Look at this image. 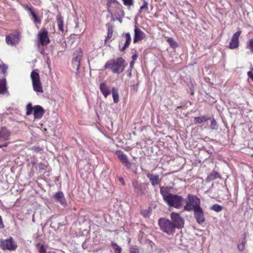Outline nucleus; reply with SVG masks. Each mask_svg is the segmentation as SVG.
<instances>
[{
  "mask_svg": "<svg viewBox=\"0 0 253 253\" xmlns=\"http://www.w3.org/2000/svg\"><path fill=\"white\" fill-rule=\"evenodd\" d=\"M108 29L107 36L105 40L106 42L108 40L110 39L113 36V26L112 24L108 23L106 24Z\"/></svg>",
  "mask_w": 253,
  "mask_h": 253,
  "instance_id": "bb28decb",
  "label": "nucleus"
},
{
  "mask_svg": "<svg viewBox=\"0 0 253 253\" xmlns=\"http://www.w3.org/2000/svg\"><path fill=\"white\" fill-rule=\"evenodd\" d=\"M146 175L153 186H155L160 184V180L159 175H155L148 172Z\"/></svg>",
  "mask_w": 253,
  "mask_h": 253,
  "instance_id": "4be33fe9",
  "label": "nucleus"
},
{
  "mask_svg": "<svg viewBox=\"0 0 253 253\" xmlns=\"http://www.w3.org/2000/svg\"><path fill=\"white\" fill-rule=\"evenodd\" d=\"M44 113V110L42 107L40 105H36L34 107V118L41 119Z\"/></svg>",
  "mask_w": 253,
  "mask_h": 253,
  "instance_id": "412c9836",
  "label": "nucleus"
},
{
  "mask_svg": "<svg viewBox=\"0 0 253 253\" xmlns=\"http://www.w3.org/2000/svg\"><path fill=\"white\" fill-rule=\"evenodd\" d=\"M119 180L123 185H125L124 180L122 177H120Z\"/></svg>",
  "mask_w": 253,
  "mask_h": 253,
  "instance_id": "864d4df0",
  "label": "nucleus"
},
{
  "mask_svg": "<svg viewBox=\"0 0 253 253\" xmlns=\"http://www.w3.org/2000/svg\"><path fill=\"white\" fill-rule=\"evenodd\" d=\"M220 177V175L219 173L216 171L213 170L212 172L208 175L206 178V181L207 182H209Z\"/></svg>",
  "mask_w": 253,
  "mask_h": 253,
  "instance_id": "b1692460",
  "label": "nucleus"
},
{
  "mask_svg": "<svg viewBox=\"0 0 253 253\" xmlns=\"http://www.w3.org/2000/svg\"><path fill=\"white\" fill-rule=\"evenodd\" d=\"M30 77L32 80L33 90L38 93H43V90L42 83L40 81V75L37 71V70H33L31 72Z\"/></svg>",
  "mask_w": 253,
  "mask_h": 253,
  "instance_id": "423d86ee",
  "label": "nucleus"
},
{
  "mask_svg": "<svg viewBox=\"0 0 253 253\" xmlns=\"http://www.w3.org/2000/svg\"><path fill=\"white\" fill-rule=\"evenodd\" d=\"M125 5L130 6L133 5V0H122Z\"/></svg>",
  "mask_w": 253,
  "mask_h": 253,
  "instance_id": "a19ab883",
  "label": "nucleus"
},
{
  "mask_svg": "<svg viewBox=\"0 0 253 253\" xmlns=\"http://www.w3.org/2000/svg\"><path fill=\"white\" fill-rule=\"evenodd\" d=\"M111 246L113 247V248L115 250V253H121L122 252L121 248L117 244L114 242L111 243Z\"/></svg>",
  "mask_w": 253,
  "mask_h": 253,
  "instance_id": "c9c22d12",
  "label": "nucleus"
},
{
  "mask_svg": "<svg viewBox=\"0 0 253 253\" xmlns=\"http://www.w3.org/2000/svg\"><path fill=\"white\" fill-rule=\"evenodd\" d=\"M53 198L56 202L60 204L64 208L67 205V203L65 198L64 195L62 191H58L53 195Z\"/></svg>",
  "mask_w": 253,
  "mask_h": 253,
  "instance_id": "f3484780",
  "label": "nucleus"
},
{
  "mask_svg": "<svg viewBox=\"0 0 253 253\" xmlns=\"http://www.w3.org/2000/svg\"><path fill=\"white\" fill-rule=\"evenodd\" d=\"M160 193L163 196V199L164 200V197L168 195L169 191L167 187H161L160 188Z\"/></svg>",
  "mask_w": 253,
  "mask_h": 253,
  "instance_id": "72a5a7b5",
  "label": "nucleus"
},
{
  "mask_svg": "<svg viewBox=\"0 0 253 253\" xmlns=\"http://www.w3.org/2000/svg\"><path fill=\"white\" fill-rule=\"evenodd\" d=\"M7 68V66L5 64H3L0 65V73L3 74L4 78H5L7 75L6 72Z\"/></svg>",
  "mask_w": 253,
  "mask_h": 253,
  "instance_id": "2f4dec72",
  "label": "nucleus"
},
{
  "mask_svg": "<svg viewBox=\"0 0 253 253\" xmlns=\"http://www.w3.org/2000/svg\"><path fill=\"white\" fill-rule=\"evenodd\" d=\"M167 41L172 48H175L177 46L176 41L172 37H168Z\"/></svg>",
  "mask_w": 253,
  "mask_h": 253,
  "instance_id": "7c9ffc66",
  "label": "nucleus"
},
{
  "mask_svg": "<svg viewBox=\"0 0 253 253\" xmlns=\"http://www.w3.org/2000/svg\"><path fill=\"white\" fill-rule=\"evenodd\" d=\"M247 75L248 76V77L249 78H250L252 81L253 82V74L252 73V71H249L248 73H247Z\"/></svg>",
  "mask_w": 253,
  "mask_h": 253,
  "instance_id": "de8ad7c7",
  "label": "nucleus"
},
{
  "mask_svg": "<svg viewBox=\"0 0 253 253\" xmlns=\"http://www.w3.org/2000/svg\"><path fill=\"white\" fill-rule=\"evenodd\" d=\"M223 209V207L218 204H214L212 206L211 208V210L215 211V212H220Z\"/></svg>",
  "mask_w": 253,
  "mask_h": 253,
  "instance_id": "473e14b6",
  "label": "nucleus"
},
{
  "mask_svg": "<svg viewBox=\"0 0 253 253\" xmlns=\"http://www.w3.org/2000/svg\"><path fill=\"white\" fill-rule=\"evenodd\" d=\"M193 211L197 222L200 225L203 224L206 221V217L202 208L201 207Z\"/></svg>",
  "mask_w": 253,
  "mask_h": 253,
  "instance_id": "ddd939ff",
  "label": "nucleus"
},
{
  "mask_svg": "<svg viewBox=\"0 0 253 253\" xmlns=\"http://www.w3.org/2000/svg\"><path fill=\"white\" fill-rule=\"evenodd\" d=\"M10 131L5 127H2L0 129V143L4 142L9 139ZM8 143L4 142L0 145V148L2 147H6Z\"/></svg>",
  "mask_w": 253,
  "mask_h": 253,
  "instance_id": "9d476101",
  "label": "nucleus"
},
{
  "mask_svg": "<svg viewBox=\"0 0 253 253\" xmlns=\"http://www.w3.org/2000/svg\"><path fill=\"white\" fill-rule=\"evenodd\" d=\"M242 33L241 30L235 32L231 38L229 42V48L231 49H234L238 48L240 44L239 37Z\"/></svg>",
  "mask_w": 253,
  "mask_h": 253,
  "instance_id": "f8f14e48",
  "label": "nucleus"
},
{
  "mask_svg": "<svg viewBox=\"0 0 253 253\" xmlns=\"http://www.w3.org/2000/svg\"><path fill=\"white\" fill-rule=\"evenodd\" d=\"M131 70H130V71L127 74V76L129 77V78H131Z\"/></svg>",
  "mask_w": 253,
  "mask_h": 253,
  "instance_id": "5fc2aeb1",
  "label": "nucleus"
},
{
  "mask_svg": "<svg viewBox=\"0 0 253 253\" xmlns=\"http://www.w3.org/2000/svg\"><path fill=\"white\" fill-rule=\"evenodd\" d=\"M23 7L26 10L28 11L30 13V15L32 16L31 19L35 24H40L41 23V19L34 11L33 7H30L27 4H25Z\"/></svg>",
  "mask_w": 253,
  "mask_h": 253,
  "instance_id": "2eb2a0df",
  "label": "nucleus"
},
{
  "mask_svg": "<svg viewBox=\"0 0 253 253\" xmlns=\"http://www.w3.org/2000/svg\"><path fill=\"white\" fill-rule=\"evenodd\" d=\"M17 247V243L11 237L5 240L0 239V248L3 251H15Z\"/></svg>",
  "mask_w": 253,
  "mask_h": 253,
  "instance_id": "0eeeda50",
  "label": "nucleus"
},
{
  "mask_svg": "<svg viewBox=\"0 0 253 253\" xmlns=\"http://www.w3.org/2000/svg\"><path fill=\"white\" fill-rule=\"evenodd\" d=\"M164 201L169 207L179 209L182 207L184 198L181 196L169 193L168 196L164 197Z\"/></svg>",
  "mask_w": 253,
  "mask_h": 253,
  "instance_id": "7ed1b4c3",
  "label": "nucleus"
},
{
  "mask_svg": "<svg viewBox=\"0 0 253 253\" xmlns=\"http://www.w3.org/2000/svg\"><path fill=\"white\" fill-rule=\"evenodd\" d=\"M134 61H131L130 62V65H129V67H130V70H132V69L134 67Z\"/></svg>",
  "mask_w": 253,
  "mask_h": 253,
  "instance_id": "3c124183",
  "label": "nucleus"
},
{
  "mask_svg": "<svg viewBox=\"0 0 253 253\" xmlns=\"http://www.w3.org/2000/svg\"><path fill=\"white\" fill-rule=\"evenodd\" d=\"M134 43H136L138 41H142L146 38V34L136 25L134 26Z\"/></svg>",
  "mask_w": 253,
  "mask_h": 253,
  "instance_id": "dca6fc26",
  "label": "nucleus"
},
{
  "mask_svg": "<svg viewBox=\"0 0 253 253\" xmlns=\"http://www.w3.org/2000/svg\"><path fill=\"white\" fill-rule=\"evenodd\" d=\"M148 10V3L146 0H144L143 1L142 5L140 7L139 12L140 13L142 11H147Z\"/></svg>",
  "mask_w": 253,
  "mask_h": 253,
  "instance_id": "f704fd0d",
  "label": "nucleus"
},
{
  "mask_svg": "<svg viewBox=\"0 0 253 253\" xmlns=\"http://www.w3.org/2000/svg\"><path fill=\"white\" fill-rule=\"evenodd\" d=\"M245 238H246V235L245 236V237L244 238V241H243L240 244L238 245V246L237 247L238 250L240 252H242L245 250V244L246 243Z\"/></svg>",
  "mask_w": 253,
  "mask_h": 253,
  "instance_id": "58836bf2",
  "label": "nucleus"
},
{
  "mask_svg": "<svg viewBox=\"0 0 253 253\" xmlns=\"http://www.w3.org/2000/svg\"><path fill=\"white\" fill-rule=\"evenodd\" d=\"M121 163L124 165L130 171L136 173L138 164L135 159H121Z\"/></svg>",
  "mask_w": 253,
  "mask_h": 253,
  "instance_id": "9b49d317",
  "label": "nucleus"
},
{
  "mask_svg": "<svg viewBox=\"0 0 253 253\" xmlns=\"http://www.w3.org/2000/svg\"><path fill=\"white\" fill-rule=\"evenodd\" d=\"M4 226L1 216L0 215V229L3 228Z\"/></svg>",
  "mask_w": 253,
  "mask_h": 253,
  "instance_id": "09e8293b",
  "label": "nucleus"
},
{
  "mask_svg": "<svg viewBox=\"0 0 253 253\" xmlns=\"http://www.w3.org/2000/svg\"><path fill=\"white\" fill-rule=\"evenodd\" d=\"M99 88L105 97H107L111 93L110 90L105 82L100 84Z\"/></svg>",
  "mask_w": 253,
  "mask_h": 253,
  "instance_id": "5701e85b",
  "label": "nucleus"
},
{
  "mask_svg": "<svg viewBox=\"0 0 253 253\" xmlns=\"http://www.w3.org/2000/svg\"><path fill=\"white\" fill-rule=\"evenodd\" d=\"M48 32L45 27H42L39 32L37 37L39 43L42 46L46 45L50 42Z\"/></svg>",
  "mask_w": 253,
  "mask_h": 253,
  "instance_id": "6e6552de",
  "label": "nucleus"
},
{
  "mask_svg": "<svg viewBox=\"0 0 253 253\" xmlns=\"http://www.w3.org/2000/svg\"><path fill=\"white\" fill-rule=\"evenodd\" d=\"M211 126L212 129H215L217 126L216 121L214 119H212L211 122Z\"/></svg>",
  "mask_w": 253,
  "mask_h": 253,
  "instance_id": "37998d69",
  "label": "nucleus"
},
{
  "mask_svg": "<svg viewBox=\"0 0 253 253\" xmlns=\"http://www.w3.org/2000/svg\"><path fill=\"white\" fill-rule=\"evenodd\" d=\"M141 214L145 217H148L149 215V212L147 210H144L141 211Z\"/></svg>",
  "mask_w": 253,
  "mask_h": 253,
  "instance_id": "a18cd8bd",
  "label": "nucleus"
},
{
  "mask_svg": "<svg viewBox=\"0 0 253 253\" xmlns=\"http://www.w3.org/2000/svg\"><path fill=\"white\" fill-rule=\"evenodd\" d=\"M210 118L207 116L197 117L194 118V123L195 124H201L209 120Z\"/></svg>",
  "mask_w": 253,
  "mask_h": 253,
  "instance_id": "cd10ccee",
  "label": "nucleus"
},
{
  "mask_svg": "<svg viewBox=\"0 0 253 253\" xmlns=\"http://www.w3.org/2000/svg\"><path fill=\"white\" fill-rule=\"evenodd\" d=\"M194 161L191 160V162H192L193 163H195V164H197V163H200L201 162V161L200 159H193Z\"/></svg>",
  "mask_w": 253,
  "mask_h": 253,
  "instance_id": "8fccbe9b",
  "label": "nucleus"
},
{
  "mask_svg": "<svg viewBox=\"0 0 253 253\" xmlns=\"http://www.w3.org/2000/svg\"><path fill=\"white\" fill-rule=\"evenodd\" d=\"M112 96L114 102L115 103L118 102L119 101L118 91V90L114 87L112 88Z\"/></svg>",
  "mask_w": 253,
  "mask_h": 253,
  "instance_id": "c85d7f7f",
  "label": "nucleus"
},
{
  "mask_svg": "<svg viewBox=\"0 0 253 253\" xmlns=\"http://www.w3.org/2000/svg\"><path fill=\"white\" fill-rule=\"evenodd\" d=\"M132 183L134 191L138 196H141L144 194L145 188L143 183H138L137 181H133Z\"/></svg>",
  "mask_w": 253,
  "mask_h": 253,
  "instance_id": "aec40b11",
  "label": "nucleus"
},
{
  "mask_svg": "<svg viewBox=\"0 0 253 253\" xmlns=\"http://www.w3.org/2000/svg\"><path fill=\"white\" fill-rule=\"evenodd\" d=\"M124 36L126 39L125 42L123 44L122 41H121L119 42V49L121 51L123 52L125 51L126 48L128 47L131 41V38L129 33L125 34Z\"/></svg>",
  "mask_w": 253,
  "mask_h": 253,
  "instance_id": "a211bd4d",
  "label": "nucleus"
},
{
  "mask_svg": "<svg viewBox=\"0 0 253 253\" xmlns=\"http://www.w3.org/2000/svg\"><path fill=\"white\" fill-rule=\"evenodd\" d=\"M114 7L111 6L109 9V12L115 16H120L124 15V10L122 8V6L118 2L114 4Z\"/></svg>",
  "mask_w": 253,
  "mask_h": 253,
  "instance_id": "6ab92c4d",
  "label": "nucleus"
},
{
  "mask_svg": "<svg viewBox=\"0 0 253 253\" xmlns=\"http://www.w3.org/2000/svg\"><path fill=\"white\" fill-rule=\"evenodd\" d=\"M20 35L18 33L10 34L5 38V41L7 44L12 46L15 45L19 42Z\"/></svg>",
  "mask_w": 253,
  "mask_h": 253,
  "instance_id": "4468645a",
  "label": "nucleus"
},
{
  "mask_svg": "<svg viewBox=\"0 0 253 253\" xmlns=\"http://www.w3.org/2000/svg\"><path fill=\"white\" fill-rule=\"evenodd\" d=\"M116 154L117 155L118 158H126V155L121 150L117 151Z\"/></svg>",
  "mask_w": 253,
  "mask_h": 253,
  "instance_id": "79ce46f5",
  "label": "nucleus"
},
{
  "mask_svg": "<svg viewBox=\"0 0 253 253\" xmlns=\"http://www.w3.org/2000/svg\"><path fill=\"white\" fill-rule=\"evenodd\" d=\"M185 202L183 210L186 211H191L201 207L200 199L195 195L188 194Z\"/></svg>",
  "mask_w": 253,
  "mask_h": 253,
  "instance_id": "f03ea898",
  "label": "nucleus"
},
{
  "mask_svg": "<svg viewBox=\"0 0 253 253\" xmlns=\"http://www.w3.org/2000/svg\"><path fill=\"white\" fill-rule=\"evenodd\" d=\"M7 91V88L6 86V79L3 78L2 79H0V94H4Z\"/></svg>",
  "mask_w": 253,
  "mask_h": 253,
  "instance_id": "a878e982",
  "label": "nucleus"
},
{
  "mask_svg": "<svg viewBox=\"0 0 253 253\" xmlns=\"http://www.w3.org/2000/svg\"><path fill=\"white\" fill-rule=\"evenodd\" d=\"M83 53L81 48H77L73 53L72 60V65L76 69V77L77 78L80 77V68L81 66V60L82 58Z\"/></svg>",
  "mask_w": 253,
  "mask_h": 253,
  "instance_id": "39448f33",
  "label": "nucleus"
},
{
  "mask_svg": "<svg viewBox=\"0 0 253 253\" xmlns=\"http://www.w3.org/2000/svg\"><path fill=\"white\" fill-rule=\"evenodd\" d=\"M170 219L175 228L180 229L183 227L184 220L178 213L172 212L170 214Z\"/></svg>",
  "mask_w": 253,
  "mask_h": 253,
  "instance_id": "1a4fd4ad",
  "label": "nucleus"
},
{
  "mask_svg": "<svg viewBox=\"0 0 253 253\" xmlns=\"http://www.w3.org/2000/svg\"><path fill=\"white\" fill-rule=\"evenodd\" d=\"M57 23L59 30L62 33L64 32L63 28V18L60 14H59L57 16Z\"/></svg>",
  "mask_w": 253,
  "mask_h": 253,
  "instance_id": "393cba45",
  "label": "nucleus"
},
{
  "mask_svg": "<svg viewBox=\"0 0 253 253\" xmlns=\"http://www.w3.org/2000/svg\"><path fill=\"white\" fill-rule=\"evenodd\" d=\"M246 47L253 53V38L250 39L247 42Z\"/></svg>",
  "mask_w": 253,
  "mask_h": 253,
  "instance_id": "c756f323",
  "label": "nucleus"
},
{
  "mask_svg": "<svg viewBox=\"0 0 253 253\" xmlns=\"http://www.w3.org/2000/svg\"><path fill=\"white\" fill-rule=\"evenodd\" d=\"M138 56V53L136 52L132 56V61L135 62V61L137 59Z\"/></svg>",
  "mask_w": 253,
  "mask_h": 253,
  "instance_id": "49530a36",
  "label": "nucleus"
},
{
  "mask_svg": "<svg viewBox=\"0 0 253 253\" xmlns=\"http://www.w3.org/2000/svg\"><path fill=\"white\" fill-rule=\"evenodd\" d=\"M37 247H39V253H46L45 247L43 244H37Z\"/></svg>",
  "mask_w": 253,
  "mask_h": 253,
  "instance_id": "4c0bfd02",
  "label": "nucleus"
},
{
  "mask_svg": "<svg viewBox=\"0 0 253 253\" xmlns=\"http://www.w3.org/2000/svg\"><path fill=\"white\" fill-rule=\"evenodd\" d=\"M51 253H65L62 250H58L57 252H52Z\"/></svg>",
  "mask_w": 253,
  "mask_h": 253,
  "instance_id": "603ef678",
  "label": "nucleus"
},
{
  "mask_svg": "<svg viewBox=\"0 0 253 253\" xmlns=\"http://www.w3.org/2000/svg\"><path fill=\"white\" fill-rule=\"evenodd\" d=\"M158 224L162 231L168 235H171L175 232V228L172 221L166 218H161L159 219Z\"/></svg>",
  "mask_w": 253,
  "mask_h": 253,
  "instance_id": "20e7f679",
  "label": "nucleus"
},
{
  "mask_svg": "<svg viewBox=\"0 0 253 253\" xmlns=\"http://www.w3.org/2000/svg\"><path fill=\"white\" fill-rule=\"evenodd\" d=\"M48 164L46 161H44L43 163L41 164V166H40V168L42 169H45L46 167H47Z\"/></svg>",
  "mask_w": 253,
  "mask_h": 253,
  "instance_id": "c03bdc74",
  "label": "nucleus"
},
{
  "mask_svg": "<svg viewBox=\"0 0 253 253\" xmlns=\"http://www.w3.org/2000/svg\"><path fill=\"white\" fill-rule=\"evenodd\" d=\"M33 111H34V107H32L31 104L29 103L26 106V115H31Z\"/></svg>",
  "mask_w": 253,
  "mask_h": 253,
  "instance_id": "e433bc0d",
  "label": "nucleus"
},
{
  "mask_svg": "<svg viewBox=\"0 0 253 253\" xmlns=\"http://www.w3.org/2000/svg\"><path fill=\"white\" fill-rule=\"evenodd\" d=\"M129 252L130 253H139V249L136 246H132L130 248Z\"/></svg>",
  "mask_w": 253,
  "mask_h": 253,
  "instance_id": "ea45409f",
  "label": "nucleus"
},
{
  "mask_svg": "<svg viewBox=\"0 0 253 253\" xmlns=\"http://www.w3.org/2000/svg\"><path fill=\"white\" fill-rule=\"evenodd\" d=\"M126 67L125 60L122 57L108 61L104 66L105 70L109 69L114 74H120Z\"/></svg>",
  "mask_w": 253,
  "mask_h": 253,
  "instance_id": "f257e3e1",
  "label": "nucleus"
}]
</instances>
